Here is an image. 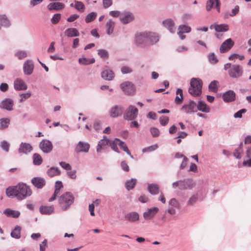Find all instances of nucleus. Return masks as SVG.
<instances>
[{
	"instance_id": "c756f323",
	"label": "nucleus",
	"mask_w": 251,
	"mask_h": 251,
	"mask_svg": "<svg viewBox=\"0 0 251 251\" xmlns=\"http://www.w3.org/2000/svg\"><path fill=\"white\" fill-rule=\"evenodd\" d=\"M53 206H42L40 208V211L43 214H50L53 211Z\"/></svg>"
},
{
	"instance_id": "0eeeda50",
	"label": "nucleus",
	"mask_w": 251,
	"mask_h": 251,
	"mask_svg": "<svg viewBox=\"0 0 251 251\" xmlns=\"http://www.w3.org/2000/svg\"><path fill=\"white\" fill-rule=\"evenodd\" d=\"M228 74L232 78H238L243 74V69L241 66L239 65H233L228 71Z\"/></svg>"
},
{
	"instance_id": "dca6fc26",
	"label": "nucleus",
	"mask_w": 251,
	"mask_h": 251,
	"mask_svg": "<svg viewBox=\"0 0 251 251\" xmlns=\"http://www.w3.org/2000/svg\"><path fill=\"white\" fill-rule=\"evenodd\" d=\"M14 89L18 91L25 90L27 88L26 84L21 78H17L14 82Z\"/></svg>"
},
{
	"instance_id": "9d476101",
	"label": "nucleus",
	"mask_w": 251,
	"mask_h": 251,
	"mask_svg": "<svg viewBox=\"0 0 251 251\" xmlns=\"http://www.w3.org/2000/svg\"><path fill=\"white\" fill-rule=\"evenodd\" d=\"M39 147L45 153H49L52 150V143L48 140H42L40 143Z\"/></svg>"
},
{
	"instance_id": "a878e982",
	"label": "nucleus",
	"mask_w": 251,
	"mask_h": 251,
	"mask_svg": "<svg viewBox=\"0 0 251 251\" xmlns=\"http://www.w3.org/2000/svg\"><path fill=\"white\" fill-rule=\"evenodd\" d=\"M65 7L63 3L59 2L50 3L48 5V8L50 10H59L62 9Z\"/></svg>"
},
{
	"instance_id": "de8ad7c7",
	"label": "nucleus",
	"mask_w": 251,
	"mask_h": 251,
	"mask_svg": "<svg viewBox=\"0 0 251 251\" xmlns=\"http://www.w3.org/2000/svg\"><path fill=\"white\" fill-rule=\"evenodd\" d=\"M74 7L78 11H83L85 8L84 4L81 1H75Z\"/></svg>"
},
{
	"instance_id": "680f3d73",
	"label": "nucleus",
	"mask_w": 251,
	"mask_h": 251,
	"mask_svg": "<svg viewBox=\"0 0 251 251\" xmlns=\"http://www.w3.org/2000/svg\"><path fill=\"white\" fill-rule=\"evenodd\" d=\"M208 58L209 61L213 64H215L218 62V59H217L216 56L214 53H211L208 56Z\"/></svg>"
},
{
	"instance_id": "f257e3e1",
	"label": "nucleus",
	"mask_w": 251,
	"mask_h": 251,
	"mask_svg": "<svg viewBox=\"0 0 251 251\" xmlns=\"http://www.w3.org/2000/svg\"><path fill=\"white\" fill-rule=\"evenodd\" d=\"M32 193L30 187L24 183H19L13 187H9L6 190V194L8 197H16L19 200L25 199Z\"/></svg>"
},
{
	"instance_id": "6e6552de",
	"label": "nucleus",
	"mask_w": 251,
	"mask_h": 251,
	"mask_svg": "<svg viewBox=\"0 0 251 251\" xmlns=\"http://www.w3.org/2000/svg\"><path fill=\"white\" fill-rule=\"evenodd\" d=\"M120 87L123 91L127 95H132L135 92V87L134 85L128 81L122 83Z\"/></svg>"
},
{
	"instance_id": "b1692460",
	"label": "nucleus",
	"mask_w": 251,
	"mask_h": 251,
	"mask_svg": "<svg viewBox=\"0 0 251 251\" xmlns=\"http://www.w3.org/2000/svg\"><path fill=\"white\" fill-rule=\"evenodd\" d=\"M223 98L226 102L232 101L235 99V94L233 91L229 90L223 94Z\"/></svg>"
},
{
	"instance_id": "39448f33",
	"label": "nucleus",
	"mask_w": 251,
	"mask_h": 251,
	"mask_svg": "<svg viewBox=\"0 0 251 251\" xmlns=\"http://www.w3.org/2000/svg\"><path fill=\"white\" fill-rule=\"evenodd\" d=\"M193 185L194 184L192 180L187 179L174 182L173 183V187L174 188L178 187L180 190H185L192 188Z\"/></svg>"
},
{
	"instance_id": "4c0bfd02",
	"label": "nucleus",
	"mask_w": 251,
	"mask_h": 251,
	"mask_svg": "<svg viewBox=\"0 0 251 251\" xmlns=\"http://www.w3.org/2000/svg\"><path fill=\"white\" fill-rule=\"evenodd\" d=\"M4 213L7 216L12 217L13 218H18L20 215V213L18 211L6 209L4 211Z\"/></svg>"
},
{
	"instance_id": "bb28decb",
	"label": "nucleus",
	"mask_w": 251,
	"mask_h": 251,
	"mask_svg": "<svg viewBox=\"0 0 251 251\" xmlns=\"http://www.w3.org/2000/svg\"><path fill=\"white\" fill-rule=\"evenodd\" d=\"M32 149L31 145L27 143H22L19 149V152L20 153H27L30 152Z\"/></svg>"
},
{
	"instance_id": "20e7f679",
	"label": "nucleus",
	"mask_w": 251,
	"mask_h": 251,
	"mask_svg": "<svg viewBox=\"0 0 251 251\" xmlns=\"http://www.w3.org/2000/svg\"><path fill=\"white\" fill-rule=\"evenodd\" d=\"M75 198L70 192L63 194L58 199L60 207L63 210H66L74 201Z\"/></svg>"
},
{
	"instance_id": "72a5a7b5",
	"label": "nucleus",
	"mask_w": 251,
	"mask_h": 251,
	"mask_svg": "<svg viewBox=\"0 0 251 251\" xmlns=\"http://www.w3.org/2000/svg\"><path fill=\"white\" fill-rule=\"evenodd\" d=\"M0 25L5 27L10 26V21L5 15H0Z\"/></svg>"
},
{
	"instance_id": "338daca9",
	"label": "nucleus",
	"mask_w": 251,
	"mask_h": 251,
	"mask_svg": "<svg viewBox=\"0 0 251 251\" xmlns=\"http://www.w3.org/2000/svg\"><path fill=\"white\" fill-rule=\"evenodd\" d=\"M246 111L247 110L246 109H242L235 113L234 115V117L235 118H241L242 114L246 113Z\"/></svg>"
},
{
	"instance_id": "c9c22d12",
	"label": "nucleus",
	"mask_w": 251,
	"mask_h": 251,
	"mask_svg": "<svg viewBox=\"0 0 251 251\" xmlns=\"http://www.w3.org/2000/svg\"><path fill=\"white\" fill-rule=\"evenodd\" d=\"M176 97L175 98V102L176 104L181 103L183 100V93L181 89H177L176 92Z\"/></svg>"
},
{
	"instance_id": "f8f14e48",
	"label": "nucleus",
	"mask_w": 251,
	"mask_h": 251,
	"mask_svg": "<svg viewBox=\"0 0 251 251\" xmlns=\"http://www.w3.org/2000/svg\"><path fill=\"white\" fill-rule=\"evenodd\" d=\"M191 31V28L188 25H180L178 27L177 34L181 40L185 38L186 36L183 34L184 33H189Z\"/></svg>"
},
{
	"instance_id": "58836bf2",
	"label": "nucleus",
	"mask_w": 251,
	"mask_h": 251,
	"mask_svg": "<svg viewBox=\"0 0 251 251\" xmlns=\"http://www.w3.org/2000/svg\"><path fill=\"white\" fill-rule=\"evenodd\" d=\"M10 124V120L8 118H2L0 119V129H4L7 128Z\"/></svg>"
},
{
	"instance_id": "69168bd1",
	"label": "nucleus",
	"mask_w": 251,
	"mask_h": 251,
	"mask_svg": "<svg viewBox=\"0 0 251 251\" xmlns=\"http://www.w3.org/2000/svg\"><path fill=\"white\" fill-rule=\"evenodd\" d=\"M132 70L128 66H123L121 68V72L123 74H128L131 73Z\"/></svg>"
},
{
	"instance_id": "6e6d98bb",
	"label": "nucleus",
	"mask_w": 251,
	"mask_h": 251,
	"mask_svg": "<svg viewBox=\"0 0 251 251\" xmlns=\"http://www.w3.org/2000/svg\"><path fill=\"white\" fill-rule=\"evenodd\" d=\"M31 93L27 92L26 93H23L20 95L21 99H20V102H22L26 99L29 98L31 96Z\"/></svg>"
},
{
	"instance_id": "bf43d9fd",
	"label": "nucleus",
	"mask_w": 251,
	"mask_h": 251,
	"mask_svg": "<svg viewBox=\"0 0 251 251\" xmlns=\"http://www.w3.org/2000/svg\"><path fill=\"white\" fill-rule=\"evenodd\" d=\"M150 131L153 137H156L159 135V130L158 128L155 127H151L150 129Z\"/></svg>"
},
{
	"instance_id": "4d7b16f0",
	"label": "nucleus",
	"mask_w": 251,
	"mask_h": 251,
	"mask_svg": "<svg viewBox=\"0 0 251 251\" xmlns=\"http://www.w3.org/2000/svg\"><path fill=\"white\" fill-rule=\"evenodd\" d=\"M98 54L103 58H107L108 57V52L105 50H99Z\"/></svg>"
},
{
	"instance_id": "aec40b11",
	"label": "nucleus",
	"mask_w": 251,
	"mask_h": 251,
	"mask_svg": "<svg viewBox=\"0 0 251 251\" xmlns=\"http://www.w3.org/2000/svg\"><path fill=\"white\" fill-rule=\"evenodd\" d=\"M196 106V103L194 101H190L189 103L184 104L182 106V109L187 113H190L195 111Z\"/></svg>"
},
{
	"instance_id": "c03bdc74",
	"label": "nucleus",
	"mask_w": 251,
	"mask_h": 251,
	"mask_svg": "<svg viewBox=\"0 0 251 251\" xmlns=\"http://www.w3.org/2000/svg\"><path fill=\"white\" fill-rule=\"evenodd\" d=\"M136 183V180L135 179L132 178L131 180L127 181L126 183V187L128 190H131L132 189Z\"/></svg>"
},
{
	"instance_id": "13d9d810",
	"label": "nucleus",
	"mask_w": 251,
	"mask_h": 251,
	"mask_svg": "<svg viewBox=\"0 0 251 251\" xmlns=\"http://www.w3.org/2000/svg\"><path fill=\"white\" fill-rule=\"evenodd\" d=\"M0 147L3 150L7 152L9 151L10 145L6 141H3L1 142Z\"/></svg>"
},
{
	"instance_id": "052dcab7",
	"label": "nucleus",
	"mask_w": 251,
	"mask_h": 251,
	"mask_svg": "<svg viewBox=\"0 0 251 251\" xmlns=\"http://www.w3.org/2000/svg\"><path fill=\"white\" fill-rule=\"evenodd\" d=\"M117 145H118V143H117V142H116V139H115V140L113 142L110 141V142L109 143V146L111 147V149L113 151L119 152L117 146Z\"/></svg>"
},
{
	"instance_id": "5fc2aeb1",
	"label": "nucleus",
	"mask_w": 251,
	"mask_h": 251,
	"mask_svg": "<svg viewBox=\"0 0 251 251\" xmlns=\"http://www.w3.org/2000/svg\"><path fill=\"white\" fill-rule=\"evenodd\" d=\"M169 117L166 116H162L159 118L160 124L163 126H165L167 125L169 122Z\"/></svg>"
},
{
	"instance_id": "f03ea898",
	"label": "nucleus",
	"mask_w": 251,
	"mask_h": 251,
	"mask_svg": "<svg viewBox=\"0 0 251 251\" xmlns=\"http://www.w3.org/2000/svg\"><path fill=\"white\" fill-rule=\"evenodd\" d=\"M158 41V36L153 32H143L137 35L135 38L136 44L144 47L152 45Z\"/></svg>"
},
{
	"instance_id": "774afa93",
	"label": "nucleus",
	"mask_w": 251,
	"mask_h": 251,
	"mask_svg": "<svg viewBox=\"0 0 251 251\" xmlns=\"http://www.w3.org/2000/svg\"><path fill=\"white\" fill-rule=\"evenodd\" d=\"M169 205H172L174 207L178 208L179 204L177 201L175 199H171L169 202Z\"/></svg>"
},
{
	"instance_id": "1a4fd4ad",
	"label": "nucleus",
	"mask_w": 251,
	"mask_h": 251,
	"mask_svg": "<svg viewBox=\"0 0 251 251\" xmlns=\"http://www.w3.org/2000/svg\"><path fill=\"white\" fill-rule=\"evenodd\" d=\"M221 2L219 0H208L206 4V10L209 11L212 8H216L218 12H220Z\"/></svg>"
},
{
	"instance_id": "f704fd0d",
	"label": "nucleus",
	"mask_w": 251,
	"mask_h": 251,
	"mask_svg": "<svg viewBox=\"0 0 251 251\" xmlns=\"http://www.w3.org/2000/svg\"><path fill=\"white\" fill-rule=\"evenodd\" d=\"M214 29L217 32H224L227 31L229 29V27L226 24L215 25Z\"/></svg>"
},
{
	"instance_id": "2f4dec72",
	"label": "nucleus",
	"mask_w": 251,
	"mask_h": 251,
	"mask_svg": "<svg viewBox=\"0 0 251 251\" xmlns=\"http://www.w3.org/2000/svg\"><path fill=\"white\" fill-rule=\"evenodd\" d=\"M47 174L50 177H53L59 175L60 171L58 168L51 167L48 170Z\"/></svg>"
},
{
	"instance_id": "393cba45",
	"label": "nucleus",
	"mask_w": 251,
	"mask_h": 251,
	"mask_svg": "<svg viewBox=\"0 0 251 251\" xmlns=\"http://www.w3.org/2000/svg\"><path fill=\"white\" fill-rule=\"evenodd\" d=\"M115 25V23L112 19H109L105 25L106 33L108 35L113 33Z\"/></svg>"
},
{
	"instance_id": "603ef678",
	"label": "nucleus",
	"mask_w": 251,
	"mask_h": 251,
	"mask_svg": "<svg viewBox=\"0 0 251 251\" xmlns=\"http://www.w3.org/2000/svg\"><path fill=\"white\" fill-rule=\"evenodd\" d=\"M229 60H235V59H239L240 60H242L244 59V56L243 55H240L237 53H234L231 54L229 57Z\"/></svg>"
},
{
	"instance_id": "3c124183",
	"label": "nucleus",
	"mask_w": 251,
	"mask_h": 251,
	"mask_svg": "<svg viewBox=\"0 0 251 251\" xmlns=\"http://www.w3.org/2000/svg\"><path fill=\"white\" fill-rule=\"evenodd\" d=\"M63 185L61 181H57L55 184V190L56 194H60V189L63 188Z\"/></svg>"
},
{
	"instance_id": "4468645a",
	"label": "nucleus",
	"mask_w": 251,
	"mask_h": 251,
	"mask_svg": "<svg viewBox=\"0 0 251 251\" xmlns=\"http://www.w3.org/2000/svg\"><path fill=\"white\" fill-rule=\"evenodd\" d=\"M31 183L37 188L42 189L46 185V180L41 177H35L31 180Z\"/></svg>"
},
{
	"instance_id": "79ce46f5",
	"label": "nucleus",
	"mask_w": 251,
	"mask_h": 251,
	"mask_svg": "<svg viewBox=\"0 0 251 251\" xmlns=\"http://www.w3.org/2000/svg\"><path fill=\"white\" fill-rule=\"evenodd\" d=\"M33 163L36 165L42 164L43 159L41 155L38 153H34L33 155Z\"/></svg>"
},
{
	"instance_id": "a18cd8bd",
	"label": "nucleus",
	"mask_w": 251,
	"mask_h": 251,
	"mask_svg": "<svg viewBox=\"0 0 251 251\" xmlns=\"http://www.w3.org/2000/svg\"><path fill=\"white\" fill-rule=\"evenodd\" d=\"M97 16V13L95 12H91L88 14L85 18V21L86 23H90L94 20Z\"/></svg>"
},
{
	"instance_id": "ea45409f",
	"label": "nucleus",
	"mask_w": 251,
	"mask_h": 251,
	"mask_svg": "<svg viewBox=\"0 0 251 251\" xmlns=\"http://www.w3.org/2000/svg\"><path fill=\"white\" fill-rule=\"evenodd\" d=\"M21 230L20 226H16L14 229L11 232V235L12 237L19 239L21 237Z\"/></svg>"
},
{
	"instance_id": "864d4df0",
	"label": "nucleus",
	"mask_w": 251,
	"mask_h": 251,
	"mask_svg": "<svg viewBox=\"0 0 251 251\" xmlns=\"http://www.w3.org/2000/svg\"><path fill=\"white\" fill-rule=\"evenodd\" d=\"M198 200V196L194 195L191 196L187 201V204L189 205H194Z\"/></svg>"
},
{
	"instance_id": "cd10ccee",
	"label": "nucleus",
	"mask_w": 251,
	"mask_h": 251,
	"mask_svg": "<svg viewBox=\"0 0 251 251\" xmlns=\"http://www.w3.org/2000/svg\"><path fill=\"white\" fill-rule=\"evenodd\" d=\"M101 77L107 80H111L114 77V74L111 70H106L102 72Z\"/></svg>"
},
{
	"instance_id": "6ab92c4d",
	"label": "nucleus",
	"mask_w": 251,
	"mask_h": 251,
	"mask_svg": "<svg viewBox=\"0 0 251 251\" xmlns=\"http://www.w3.org/2000/svg\"><path fill=\"white\" fill-rule=\"evenodd\" d=\"M34 69V65L31 61L27 60L24 63V71L25 74L27 75H31Z\"/></svg>"
},
{
	"instance_id": "4be33fe9",
	"label": "nucleus",
	"mask_w": 251,
	"mask_h": 251,
	"mask_svg": "<svg viewBox=\"0 0 251 251\" xmlns=\"http://www.w3.org/2000/svg\"><path fill=\"white\" fill-rule=\"evenodd\" d=\"M125 218L126 220L130 222H134L139 219V215L137 212H131L126 214Z\"/></svg>"
},
{
	"instance_id": "423d86ee",
	"label": "nucleus",
	"mask_w": 251,
	"mask_h": 251,
	"mask_svg": "<svg viewBox=\"0 0 251 251\" xmlns=\"http://www.w3.org/2000/svg\"><path fill=\"white\" fill-rule=\"evenodd\" d=\"M138 109L132 105H130L126 110L124 117L126 120H132L134 119L138 114Z\"/></svg>"
},
{
	"instance_id": "7ed1b4c3",
	"label": "nucleus",
	"mask_w": 251,
	"mask_h": 251,
	"mask_svg": "<svg viewBox=\"0 0 251 251\" xmlns=\"http://www.w3.org/2000/svg\"><path fill=\"white\" fill-rule=\"evenodd\" d=\"M202 87V81L197 78H192L190 81V87L188 92L194 97H198L201 95Z\"/></svg>"
},
{
	"instance_id": "8fccbe9b",
	"label": "nucleus",
	"mask_w": 251,
	"mask_h": 251,
	"mask_svg": "<svg viewBox=\"0 0 251 251\" xmlns=\"http://www.w3.org/2000/svg\"><path fill=\"white\" fill-rule=\"evenodd\" d=\"M61 19V14L59 13L55 14L52 19H51V22L52 24L55 25L57 24L60 21Z\"/></svg>"
},
{
	"instance_id": "ddd939ff",
	"label": "nucleus",
	"mask_w": 251,
	"mask_h": 251,
	"mask_svg": "<svg viewBox=\"0 0 251 251\" xmlns=\"http://www.w3.org/2000/svg\"><path fill=\"white\" fill-rule=\"evenodd\" d=\"M134 18V16L131 13L126 12L121 14L120 20L123 24H127L132 21Z\"/></svg>"
},
{
	"instance_id": "a211bd4d",
	"label": "nucleus",
	"mask_w": 251,
	"mask_h": 251,
	"mask_svg": "<svg viewBox=\"0 0 251 251\" xmlns=\"http://www.w3.org/2000/svg\"><path fill=\"white\" fill-rule=\"evenodd\" d=\"M233 45L234 42L230 38H229L222 43L220 47V51L222 52L227 51L229 50Z\"/></svg>"
},
{
	"instance_id": "37998d69",
	"label": "nucleus",
	"mask_w": 251,
	"mask_h": 251,
	"mask_svg": "<svg viewBox=\"0 0 251 251\" xmlns=\"http://www.w3.org/2000/svg\"><path fill=\"white\" fill-rule=\"evenodd\" d=\"M79 63L82 65H89L93 64L95 60L94 58L88 59L86 58H81L79 59Z\"/></svg>"
},
{
	"instance_id": "f3484780",
	"label": "nucleus",
	"mask_w": 251,
	"mask_h": 251,
	"mask_svg": "<svg viewBox=\"0 0 251 251\" xmlns=\"http://www.w3.org/2000/svg\"><path fill=\"white\" fill-rule=\"evenodd\" d=\"M158 208L154 207L150 209L144 213L143 217L146 220H150L158 212Z\"/></svg>"
},
{
	"instance_id": "c85d7f7f",
	"label": "nucleus",
	"mask_w": 251,
	"mask_h": 251,
	"mask_svg": "<svg viewBox=\"0 0 251 251\" xmlns=\"http://www.w3.org/2000/svg\"><path fill=\"white\" fill-rule=\"evenodd\" d=\"M65 34L69 37L78 36L79 32L75 28H69L65 31Z\"/></svg>"
},
{
	"instance_id": "2eb2a0df",
	"label": "nucleus",
	"mask_w": 251,
	"mask_h": 251,
	"mask_svg": "<svg viewBox=\"0 0 251 251\" xmlns=\"http://www.w3.org/2000/svg\"><path fill=\"white\" fill-rule=\"evenodd\" d=\"M89 149L90 145L88 143L80 141L75 147V151L76 152H88Z\"/></svg>"
},
{
	"instance_id": "473e14b6",
	"label": "nucleus",
	"mask_w": 251,
	"mask_h": 251,
	"mask_svg": "<svg viewBox=\"0 0 251 251\" xmlns=\"http://www.w3.org/2000/svg\"><path fill=\"white\" fill-rule=\"evenodd\" d=\"M148 191L153 195L157 194L159 192V187L157 184H151L148 185Z\"/></svg>"
},
{
	"instance_id": "7c9ffc66",
	"label": "nucleus",
	"mask_w": 251,
	"mask_h": 251,
	"mask_svg": "<svg viewBox=\"0 0 251 251\" xmlns=\"http://www.w3.org/2000/svg\"><path fill=\"white\" fill-rule=\"evenodd\" d=\"M197 108L200 111L206 113L209 112L210 110L209 107L207 105V104L202 101H200L199 102L197 105Z\"/></svg>"
},
{
	"instance_id": "a19ab883",
	"label": "nucleus",
	"mask_w": 251,
	"mask_h": 251,
	"mask_svg": "<svg viewBox=\"0 0 251 251\" xmlns=\"http://www.w3.org/2000/svg\"><path fill=\"white\" fill-rule=\"evenodd\" d=\"M116 142H117L118 145L120 147L121 149L124 150V151L126 152L128 154L130 155V153L128 148L124 142L121 141L120 140L117 138H116Z\"/></svg>"
},
{
	"instance_id": "e433bc0d",
	"label": "nucleus",
	"mask_w": 251,
	"mask_h": 251,
	"mask_svg": "<svg viewBox=\"0 0 251 251\" xmlns=\"http://www.w3.org/2000/svg\"><path fill=\"white\" fill-rule=\"evenodd\" d=\"M110 142V141L109 140L104 138L100 140L98 145L97 151H100L103 147L109 144Z\"/></svg>"
},
{
	"instance_id": "0e129e2a",
	"label": "nucleus",
	"mask_w": 251,
	"mask_h": 251,
	"mask_svg": "<svg viewBox=\"0 0 251 251\" xmlns=\"http://www.w3.org/2000/svg\"><path fill=\"white\" fill-rule=\"evenodd\" d=\"M16 55L19 58V59H22L26 57L27 54L24 51H20L16 53Z\"/></svg>"
},
{
	"instance_id": "e2e57ef3",
	"label": "nucleus",
	"mask_w": 251,
	"mask_h": 251,
	"mask_svg": "<svg viewBox=\"0 0 251 251\" xmlns=\"http://www.w3.org/2000/svg\"><path fill=\"white\" fill-rule=\"evenodd\" d=\"M59 164L63 169L66 170H71L72 167L69 163H67L65 162H60Z\"/></svg>"
},
{
	"instance_id": "412c9836",
	"label": "nucleus",
	"mask_w": 251,
	"mask_h": 251,
	"mask_svg": "<svg viewBox=\"0 0 251 251\" xmlns=\"http://www.w3.org/2000/svg\"><path fill=\"white\" fill-rule=\"evenodd\" d=\"M162 24L171 33L175 32V23L172 19H166L163 21Z\"/></svg>"
},
{
	"instance_id": "09e8293b",
	"label": "nucleus",
	"mask_w": 251,
	"mask_h": 251,
	"mask_svg": "<svg viewBox=\"0 0 251 251\" xmlns=\"http://www.w3.org/2000/svg\"><path fill=\"white\" fill-rule=\"evenodd\" d=\"M242 145L243 143H241L240 144L239 147L235 150L233 155L236 158H240V154L241 152H242Z\"/></svg>"
},
{
	"instance_id": "49530a36",
	"label": "nucleus",
	"mask_w": 251,
	"mask_h": 251,
	"mask_svg": "<svg viewBox=\"0 0 251 251\" xmlns=\"http://www.w3.org/2000/svg\"><path fill=\"white\" fill-rule=\"evenodd\" d=\"M218 81L214 80L212 81L209 85V90L211 91L216 92L218 90Z\"/></svg>"
},
{
	"instance_id": "9b49d317",
	"label": "nucleus",
	"mask_w": 251,
	"mask_h": 251,
	"mask_svg": "<svg viewBox=\"0 0 251 251\" xmlns=\"http://www.w3.org/2000/svg\"><path fill=\"white\" fill-rule=\"evenodd\" d=\"M123 113V108L121 106L115 105L109 110V115L112 118L121 116Z\"/></svg>"
},
{
	"instance_id": "5701e85b",
	"label": "nucleus",
	"mask_w": 251,
	"mask_h": 251,
	"mask_svg": "<svg viewBox=\"0 0 251 251\" xmlns=\"http://www.w3.org/2000/svg\"><path fill=\"white\" fill-rule=\"evenodd\" d=\"M13 105V101L9 99H6L3 100L0 104V107L1 108L5 109L7 110H11Z\"/></svg>"
}]
</instances>
